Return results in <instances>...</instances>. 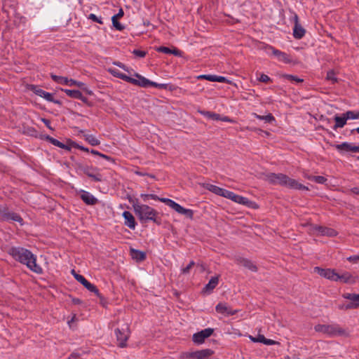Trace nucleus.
<instances>
[{
    "mask_svg": "<svg viewBox=\"0 0 359 359\" xmlns=\"http://www.w3.org/2000/svg\"><path fill=\"white\" fill-rule=\"evenodd\" d=\"M9 254L15 260L25 264L33 272L38 274L42 273L43 270L36 264V257L31 251L20 247H13L9 250Z\"/></svg>",
    "mask_w": 359,
    "mask_h": 359,
    "instance_id": "f257e3e1",
    "label": "nucleus"
},
{
    "mask_svg": "<svg viewBox=\"0 0 359 359\" xmlns=\"http://www.w3.org/2000/svg\"><path fill=\"white\" fill-rule=\"evenodd\" d=\"M264 179L271 184L275 185H280L289 189L297 190H309L307 187L299 183L296 180L292 179L283 173L269 172L265 175Z\"/></svg>",
    "mask_w": 359,
    "mask_h": 359,
    "instance_id": "f03ea898",
    "label": "nucleus"
},
{
    "mask_svg": "<svg viewBox=\"0 0 359 359\" xmlns=\"http://www.w3.org/2000/svg\"><path fill=\"white\" fill-rule=\"evenodd\" d=\"M128 201L132 204L135 213L142 222H156L158 215L156 210L147 205L140 204L137 199L129 198Z\"/></svg>",
    "mask_w": 359,
    "mask_h": 359,
    "instance_id": "7ed1b4c3",
    "label": "nucleus"
},
{
    "mask_svg": "<svg viewBox=\"0 0 359 359\" xmlns=\"http://www.w3.org/2000/svg\"><path fill=\"white\" fill-rule=\"evenodd\" d=\"M314 329L316 332L325 334L329 337L347 336L348 334L347 330L341 327L337 324H318L314 327Z\"/></svg>",
    "mask_w": 359,
    "mask_h": 359,
    "instance_id": "20e7f679",
    "label": "nucleus"
},
{
    "mask_svg": "<svg viewBox=\"0 0 359 359\" xmlns=\"http://www.w3.org/2000/svg\"><path fill=\"white\" fill-rule=\"evenodd\" d=\"M160 201L165 203L168 206H169L170 208H171L172 209H173L174 210H175L177 212H178L180 214L184 215L187 217L191 218V219L193 217V215H194L193 210H191L190 209L184 208V207H182V205L177 203L176 202H175L174 201H172L171 199L162 198L161 199H160Z\"/></svg>",
    "mask_w": 359,
    "mask_h": 359,
    "instance_id": "39448f33",
    "label": "nucleus"
},
{
    "mask_svg": "<svg viewBox=\"0 0 359 359\" xmlns=\"http://www.w3.org/2000/svg\"><path fill=\"white\" fill-rule=\"evenodd\" d=\"M115 334L116 339L120 347H125L126 346V341L130 335L129 326L127 323L123 324L121 328H116L115 330Z\"/></svg>",
    "mask_w": 359,
    "mask_h": 359,
    "instance_id": "423d86ee",
    "label": "nucleus"
},
{
    "mask_svg": "<svg viewBox=\"0 0 359 359\" xmlns=\"http://www.w3.org/2000/svg\"><path fill=\"white\" fill-rule=\"evenodd\" d=\"M266 52L268 55H273L274 57H276V59L280 62H283L285 64H289L292 62V59L287 53H285V52H282L278 49H276L273 46H266Z\"/></svg>",
    "mask_w": 359,
    "mask_h": 359,
    "instance_id": "0eeeda50",
    "label": "nucleus"
},
{
    "mask_svg": "<svg viewBox=\"0 0 359 359\" xmlns=\"http://www.w3.org/2000/svg\"><path fill=\"white\" fill-rule=\"evenodd\" d=\"M72 273L74 276V277L75 278V279L78 282L81 283L88 290L95 293L97 297L100 296L99 290L96 287V286L94 285L93 284L90 283V282H88L84 278V276H83L82 275L76 273L74 270L72 271Z\"/></svg>",
    "mask_w": 359,
    "mask_h": 359,
    "instance_id": "6e6552de",
    "label": "nucleus"
},
{
    "mask_svg": "<svg viewBox=\"0 0 359 359\" xmlns=\"http://www.w3.org/2000/svg\"><path fill=\"white\" fill-rule=\"evenodd\" d=\"M314 271L322 277L332 281H339V273H337L334 269H324L320 267H315Z\"/></svg>",
    "mask_w": 359,
    "mask_h": 359,
    "instance_id": "1a4fd4ad",
    "label": "nucleus"
},
{
    "mask_svg": "<svg viewBox=\"0 0 359 359\" xmlns=\"http://www.w3.org/2000/svg\"><path fill=\"white\" fill-rule=\"evenodd\" d=\"M213 331L214 330L212 328L208 327L195 333L193 335V341L197 344H203L206 338L211 336Z\"/></svg>",
    "mask_w": 359,
    "mask_h": 359,
    "instance_id": "9d476101",
    "label": "nucleus"
},
{
    "mask_svg": "<svg viewBox=\"0 0 359 359\" xmlns=\"http://www.w3.org/2000/svg\"><path fill=\"white\" fill-rule=\"evenodd\" d=\"M334 147L341 153H359V146H356L352 143L343 142L339 144L334 145Z\"/></svg>",
    "mask_w": 359,
    "mask_h": 359,
    "instance_id": "9b49d317",
    "label": "nucleus"
},
{
    "mask_svg": "<svg viewBox=\"0 0 359 359\" xmlns=\"http://www.w3.org/2000/svg\"><path fill=\"white\" fill-rule=\"evenodd\" d=\"M29 89L34 92L36 95L44 98L48 102H56L54 100L53 94L50 93L46 92L34 85H30Z\"/></svg>",
    "mask_w": 359,
    "mask_h": 359,
    "instance_id": "f8f14e48",
    "label": "nucleus"
},
{
    "mask_svg": "<svg viewBox=\"0 0 359 359\" xmlns=\"http://www.w3.org/2000/svg\"><path fill=\"white\" fill-rule=\"evenodd\" d=\"M215 310L217 313L222 314L224 316H233L237 313L236 310L232 309L227 305V304L223 302L219 303L216 306Z\"/></svg>",
    "mask_w": 359,
    "mask_h": 359,
    "instance_id": "ddd939ff",
    "label": "nucleus"
},
{
    "mask_svg": "<svg viewBox=\"0 0 359 359\" xmlns=\"http://www.w3.org/2000/svg\"><path fill=\"white\" fill-rule=\"evenodd\" d=\"M81 170L85 175L92 178L95 182H100L102 180L101 174H100L95 168L84 166L81 168Z\"/></svg>",
    "mask_w": 359,
    "mask_h": 359,
    "instance_id": "4468645a",
    "label": "nucleus"
},
{
    "mask_svg": "<svg viewBox=\"0 0 359 359\" xmlns=\"http://www.w3.org/2000/svg\"><path fill=\"white\" fill-rule=\"evenodd\" d=\"M135 76L137 78V79L130 77L129 83L143 87V88L152 86L153 81L149 80L148 79H146L145 77H144L138 74H136Z\"/></svg>",
    "mask_w": 359,
    "mask_h": 359,
    "instance_id": "2eb2a0df",
    "label": "nucleus"
},
{
    "mask_svg": "<svg viewBox=\"0 0 359 359\" xmlns=\"http://www.w3.org/2000/svg\"><path fill=\"white\" fill-rule=\"evenodd\" d=\"M313 229L317 232L318 235L320 236L334 237L337 234L334 229L322 226H315Z\"/></svg>",
    "mask_w": 359,
    "mask_h": 359,
    "instance_id": "dca6fc26",
    "label": "nucleus"
},
{
    "mask_svg": "<svg viewBox=\"0 0 359 359\" xmlns=\"http://www.w3.org/2000/svg\"><path fill=\"white\" fill-rule=\"evenodd\" d=\"M294 25L293 28V36L295 39H300L305 34V29L299 24L298 16L294 15Z\"/></svg>",
    "mask_w": 359,
    "mask_h": 359,
    "instance_id": "f3484780",
    "label": "nucleus"
},
{
    "mask_svg": "<svg viewBox=\"0 0 359 359\" xmlns=\"http://www.w3.org/2000/svg\"><path fill=\"white\" fill-rule=\"evenodd\" d=\"M123 217L124 218V224L131 229H135L137 223L133 214L129 211H124Z\"/></svg>",
    "mask_w": 359,
    "mask_h": 359,
    "instance_id": "a211bd4d",
    "label": "nucleus"
},
{
    "mask_svg": "<svg viewBox=\"0 0 359 359\" xmlns=\"http://www.w3.org/2000/svg\"><path fill=\"white\" fill-rule=\"evenodd\" d=\"M2 219L6 221L18 222L22 224V219L21 217L18 214L13 212H5L2 215Z\"/></svg>",
    "mask_w": 359,
    "mask_h": 359,
    "instance_id": "6ab92c4d",
    "label": "nucleus"
},
{
    "mask_svg": "<svg viewBox=\"0 0 359 359\" xmlns=\"http://www.w3.org/2000/svg\"><path fill=\"white\" fill-rule=\"evenodd\" d=\"M62 90L69 97L78 99L83 102H86L87 100L86 97H83L82 93L78 90L62 89Z\"/></svg>",
    "mask_w": 359,
    "mask_h": 359,
    "instance_id": "aec40b11",
    "label": "nucleus"
},
{
    "mask_svg": "<svg viewBox=\"0 0 359 359\" xmlns=\"http://www.w3.org/2000/svg\"><path fill=\"white\" fill-rule=\"evenodd\" d=\"M342 297L351 301L355 309L359 308V294L346 292L344 293Z\"/></svg>",
    "mask_w": 359,
    "mask_h": 359,
    "instance_id": "412c9836",
    "label": "nucleus"
},
{
    "mask_svg": "<svg viewBox=\"0 0 359 359\" xmlns=\"http://www.w3.org/2000/svg\"><path fill=\"white\" fill-rule=\"evenodd\" d=\"M81 198L88 205H94L97 203V200L90 193L82 191L81 194Z\"/></svg>",
    "mask_w": 359,
    "mask_h": 359,
    "instance_id": "4be33fe9",
    "label": "nucleus"
},
{
    "mask_svg": "<svg viewBox=\"0 0 359 359\" xmlns=\"http://www.w3.org/2000/svg\"><path fill=\"white\" fill-rule=\"evenodd\" d=\"M335 121V125L333 126L334 130H337V128H343L346 124L348 118H346V115H344V113L341 114V116L336 115L334 118Z\"/></svg>",
    "mask_w": 359,
    "mask_h": 359,
    "instance_id": "5701e85b",
    "label": "nucleus"
},
{
    "mask_svg": "<svg viewBox=\"0 0 359 359\" xmlns=\"http://www.w3.org/2000/svg\"><path fill=\"white\" fill-rule=\"evenodd\" d=\"M219 278L217 276H214L210 278L208 283L205 286L203 290L205 292H208L209 293L212 291L214 288L218 285Z\"/></svg>",
    "mask_w": 359,
    "mask_h": 359,
    "instance_id": "b1692460",
    "label": "nucleus"
},
{
    "mask_svg": "<svg viewBox=\"0 0 359 359\" xmlns=\"http://www.w3.org/2000/svg\"><path fill=\"white\" fill-rule=\"evenodd\" d=\"M204 187L208 189V191L218 195L222 196L224 194V192L225 191L224 189L220 188L217 186L211 184H205L204 185Z\"/></svg>",
    "mask_w": 359,
    "mask_h": 359,
    "instance_id": "393cba45",
    "label": "nucleus"
},
{
    "mask_svg": "<svg viewBox=\"0 0 359 359\" xmlns=\"http://www.w3.org/2000/svg\"><path fill=\"white\" fill-rule=\"evenodd\" d=\"M108 71L111 74H112L113 76H114L117 78H120L127 82L130 81V76L121 73L118 69H117L116 68H109Z\"/></svg>",
    "mask_w": 359,
    "mask_h": 359,
    "instance_id": "a878e982",
    "label": "nucleus"
},
{
    "mask_svg": "<svg viewBox=\"0 0 359 359\" xmlns=\"http://www.w3.org/2000/svg\"><path fill=\"white\" fill-rule=\"evenodd\" d=\"M239 264L242 266H243L244 267L248 269L249 270H250L251 271H257V266L252 262H251L250 260H248L247 259H241L239 260Z\"/></svg>",
    "mask_w": 359,
    "mask_h": 359,
    "instance_id": "bb28decb",
    "label": "nucleus"
},
{
    "mask_svg": "<svg viewBox=\"0 0 359 359\" xmlns=\"http://www.w3.org/2000/svg\"><path fill=\"white\" fill-rule=\"evenodd\" d=\"M235 203H237L238 204L245 205L248 207L252 208L254 207L255 203L250 201L248 198L238 195L236 199Z\"/></svg>",
    "mask_w": 359,
    "mask_h": 359,
    "instance_id": "cd10ccee",
    "label": "nucleus"
},
{
    "mask_svg": "<svg viewBox=\"0 0 359 359\" xmlns=\"http://www.w3.org/2000/svg\"><path fill=\"white\" fill-rule=\"evenodd\" d=\"M199 112L201 114H202L208 119L219 121V119L220 118V115L215 112L208 111H200Z\"/></svg>",
    "mask_w": 359,
    "mask_h": 359,
    "instance_id": "c85d7f7f",
    "label": "nucleus"
},
{
    "mask_svg": "<svg viewBox=\"0 0 359 359\" xmlns=\"http://www.w3.org/2000/svg\"><path fill=\"white\" fill-rule=\"evenodd\" d=\"M339 281H341L345 283H353L354 280L349 273L344 272L341 275L339 274Z\"/></svg>",
    "mask_w": 359,
    "mask_h": 359,
    "instance_id": "c756f323",
    "label": "nucleus"
},
{
    "mask_svg": "<svg viewBox=\"0 0 359 359\" xmlns=\"http://www.w3.org/2000/svg\"><path fill=\"white\" fill-rule=\"evenodd\" d=\"M67 86H76L82 88L83 90H86L88 94L90 95L92 93V92L90 90H86V88H85V84L83 83L77 81L74 79H69Z\"/></svg>",
    "mask_w": 359,
    "mask_h": 359,
    "instance_id": "7c9ffc66",
    "label": "nucleus"
},
{
    "mask_svg": "<svg viewBox=\"0 0 359 359\" xmlns=\"http://www.w3.org/2000/svg\"><path fill=\"white\" fill-rule=\"evenodd\" d=\"M253 116L256 118H257L259 120L264 121L266 123H271V122L275 121L274 117L271 114H269L266 116H262V115H259L257 114H253Z\"/></svg>",
    "mask_w": 359,
    "mask_h": 359,
    "instance_id": "2f4dec72",
    "label": "nucleus"
},
{
    "mask_svg": "<svg viewBox=\"0 0 359 359\" xmlns=\"http://www.w3.org/2000/svg\"><path fill=\"white\" fill-rule=\"evenodd\" d=\"M86 140L92 146H97L100 144V142L96 138L95 136L90 134L85 135Z\"/></svg>",
    "mask_w": 359,
    "mask_h": 359,
    "instance_id": "473e14b6",
    "label": "nucleus"
},
{
    "mask_svg": "<svg viewBox=\"0 0 359 359\" xmlns=\"http://www.w3.org/2000/svg\"><path fill=\"white\" fill-rule=\"evenodd\" d=\"M47 139L49 140V142L53 144V145L55 146H57L60 148H62V149H67V150H69V147L65 145L63 143L60 142V141H58L57 140L55 139V138H53V137H50L49 136L47 137Z\"/></svg>",
    "mask_w": 359,
    "mask_h": 359,
    "instance_id": "72a5a7b5",
    "label": "nucleus"
},
{
    "mask_svg": "<svg viewBox=\"0 0 359 359\" xmlns=\"http://www.w3.org/2000/svg\"><path fill=\"white\" fill-rule=\"evenodd\" d=\"M51 78L53 79V80L55 82H56L57 83L65 84L67 86L68 84L69 79L67 77L60 76H56V75L52 74Z\"/></svg>",
    "mask_w": 359,
    "mask_h": 359,
    "instance_id": "f704fd0d",
    "label": "nucleus"
},
{
    "mask_svg": "<svg viewBox=\"0 0 359 359\" xmlns=\"http://www.w3.org/2000/svg\"><path fill=\"white\" fill-rule=\"evenodd\" d=\"M348 120L359 119V111H347L344 113Z\"/></svg>",
    "mask_w": 359,
    "mask_h": 359,
    "instance_id": "c9c22d12",
    "label": "nucleus"
},
{
    "mask_svg": "<svg viewBox=\"0 0 359 359\" xmlns=\"http://www.w3.org/2000/svg\"><path fill=\"white\" fill-rule=\"evenodd\" d=\"M145 254L140 250H133V257L138 261H142L145 259Z\"/></svg>",
    "mask_w": 359,
    "mask_h": 359,
    "instance_id": "e433bc0d",
    "label": "nucleus"
},
{
    "mask_svg": "<svg viewBox=\"0 0 359 359\" xmlns=\"http://www.w3.org/2000/svg\"><path fill=\"white\" fill-rule=\"evenodd\" d=\"M307 178L311 181H313L318 184H325L327 181V179L323 176H309Z\"/></svg>",
    "mask_w": 359,
    "mask_h": 359,
    "instance_id": "4c0bfd02",
    "label": "nucleus"
},
{
    "mask_svg": "<svg viewBox=\"0 0 359 359\" xmlns=\"http://www.w3.org/2000/svg\"><path fill=\"white\" fill-rule=\"evenodd\" d=\"M237 194H236L235 193L232 192V191H230L229 190H226L225 189L224 192V194H223V197L224 198H226L228 199H230L232 201L235 202L236 201V197H237Z\"/></svg>",
    "mask_w": 359,
    "mask_h": 359,
    "instance_id": "58836bf2",
    "label": "nucleus"
},
{
    "mask_svg": "<svg viewBox=\"0 0 359 359\" xmlns=\"http://www.w3.org/2000/svg\"><path fill=\"white\" fill-rule=\"evenodd\" d=\"M283 77L290 81H292V82H296V83H302L303 82V79H300L296 76H293V75H291V74H284L283 75Z\"/></svg>",
    "mask_w": 359,
    "mask_h": 359,
    "instance_id": "ea45409f",
    "label": "nucleus"
},
{
    "mask_svg": "<svg viewBox=\"0 0 359 359\" xmlns=\"http://www.w3.org/2000/svg\"><path fill=\"white\" fill-rule=\"evenodd\" d=\"M118 18H116L115 17L111 18V21L113 26L115 27L116 30L121 31L124 29V26L122 25L118 21Z\"/></svg>",
    "mask_w": 359,
    "mask_h": 359,
    "instance_id": "a19ab883",
    "label": "nucleus"
},
{
    "mask_svg": "<svg viewBox=\"0 0 359 359\" xmlns=\"http://www.w3.org/2000/svg\"><path fill=\"white\" fill-rule=\"evenodd\" d=\"M326 79L327 80L331 81L332 83L337 81V79L333 70H330L327 72Z\"/></svg>",
    "mask_w": 359,
    "mask_h": 359,
    "instance_id": "79ce46f5",
    "label": "nucleus"
},
{
    "mask_svg": "<svg viewBox=\"0 0 359 359\" xmlns=\"http://www.w3.org/2000/svg\"><path fill=\"white\" fill-rule=\"evenodd\" d=\"M88 19L91 20L93 22H97V23L101 24V25L103 24V21H102V18L101 17H97L94 13H90L88 15Z\"/></svg>",
    "mask_w": 359,
    "mask_h": 359,
    "instance_id": "37998d69",
    "label": "nucleus"
},
{
    "mask_svg": "<svg viewBox=\"0 0 359 359\" xmlns=\"http://www.w3.org/2000/svg\"><path fill=\"white\" fill-rule=\"evenodd\" d=\"M133 53L137 57L142 58V57H145V55L147 54V52L144 51V50H138V49H135V50H133Z\"/></svg>",
    "mask_w": 359,
    "mask_h": 359,
    "instance_id": "c03bdc74",
    "label": "nucleus"
},
{
    "mask_svg": "<svg viewBox=\"0 0 359 359\" xmlns=\"http://www.w3.org/2000/svg\"><path fill=\"white\" fill-rule=\"evenodd\" d=\"M156 50L158 52L163 53L165 54H171V49L165 46H160L157 48Z\"/></svg>",
    "mask_w": 359,
    "mask_h": 359,
    "instance_id": "a18cd8bd",
    "label": "nucleus"
},
{
    "mask_svg": "<svg viewBox=\"0 0 359 359\" xmlns=\"http://www.w3.org/2000/svg\"><path fill=\"white\" fill-rule=\"evenodd\" d=\"M338 307L339 309H341V310L355 309V308L351 301H349L348 303L344 304V306H338Z\"/></svg>",
    "mask_w": 359,
    "mask_h": 359,
    "instance_id": "49530a36",
    "label": "nucleus"
},
{
    "mask_svg": "<svg viewBox=\"0 0 359 359\" xmlns=\"http://www.w3.org/2000/svg\"><path fill=\"white\" fill-rule=\"evenodd\" d=\"M258 80L263 83H267L271 81V79L266 74H261L259 77L258 78Z\"/></svg>",
    "mask_w": 359,
    "mask_h": 359,
    "instance_id": "de8ad7c7",
    "label": "nucleus"
},
{
    "mask_svg": "<svg viewBox=\"0 0 359 359\" xmlns=\"http://www.w3.org/2000/svg\"><path fill=\"white\" fill-rule=\"evenodd\" d=\"M195 262L194 261L190 262V263L184 268L182 269L183 273H188L190 269L194 266Z\"/></svg>",
    "mask_w": 359,
    "mask_h": 359,
    "instance_id": "09e8293b",
    "label": "nucleus"
},
{
    "mask_svg": "<svg viewBox=\"0 0 359 359\" xmlns=\"http://www.w3.org/2000/svg\"><path fill=\"white\" fill-rule=\"evenodd\" d=\"M152 86L155 87L156 88H158V89H166L167 87H168V84H166V83H156V82L153 81Z\"/></svg>",
    "mask_w": 359,
    "mask_h": 359,
    "instance_id": "8fccbe9b",
    "label": "nucleus"
},
{
    "mask_svg": "<svg viewBox=\"0 0 359 359\" xmlns=\"http://www.w3.org/2000/svg\"><path fill=\"white\" fill-rule=\"evenodd\" d=\"M264 344L271 346V345L279 344V342L274 341L273 339H269L265 338Z\"/></svg>",
    "mask_w": 359,
    "mask_h": 359,
    "instance_id": "3c124183",
    "label": "nucleus"
},
{
    "mask_svg": "<svg viewBox=\"0 0 359 359\" xmlns=\"http://www.w3.org/2000/svg\"><path fill=\"white\" fill-rule=\"evenodd\" d=\"M219 121H224V122H229V123H233V121L231 120L229 117L228 116H220V118L219 119Z\"/></svg>",
    "mask_w": 359,
    "mask_h": 359,
    "instance_id": "603ef678",
    "label": "nucleus"
},
{
    "mask_svg": "<svg viewBox=\"0 0 359 359\" xmlns=\"http://www.w3.org/2000/svg\"><path fill=\"white\" fill-rule=\"evenodd\" d=\"M217 75L207 74V81L215 82Z\"/></svg>",
    "mask_w": 359,
    "mask_h": 359,
    "instance_id": "864d4df0",
    "label": "nucleus"
},
{
    "mask_svg": "<svg viewBox=\"0 0 359 359\" xmlns=\"http://www.w3.org/2000/svg\"><path fill=\"white\" fill-rule=\"evenodd\" d=\"M257 337V341L259 343L264 344L265 337L262 334H259Z\"/></svg>",
    "mask_w": 359,
    "mask_h": 359,
    "instance_id": "5fc2aeb1",
    "label": "nucleus"
},
{
    "mask_svg": "<svg viewBox=\"0 0 359 359\" xmlns=\"http://www.w3.org/2000/svg\"><path fill=\"white\" fill-rule=\"evenodd\" d=\"M123 14H124L122 8H121L118 11V13L114 15H113L112 17H115L116 18H122L123 16Z\"/></svg>",
    "mask_w": 359,
    "mask_h": 359,
    "instance_id": "6e6d98bb",
    "label": "nucleus"
},
{
    "mask_svg": "<svg viewBox=\"0 0 359 359\" xmlns=\"http://www.w3.org/2000/svg\"><path fill=\"white\" fill-rule=\"evenodd\" d=\"M41 121L49 129L53 130V128L50 126V122L49 120L46 118H41Z\"/></svg>",
    "mask_w": 359,
    "mask_h": 359,
    "instance_id": "4d7b16f0",
    "label": "nucleus"
},
{
    "mask_svg": "<svg viewBox=\"0 0 359 359\" xmlns=\"http://www.w3.org/2000/svg\"><path fill=\"white\" fill-rule=\"evenodd\" d=\"M171 54L179 56L181 55V51L177 48L171 49Z\"/></svg>",
    "mask_w": 359,
    "mask_h": 359,
    "instance_id": "13d9d810",
    "label": "nucleus"
},
{
    "mask_svg": "<svg viewBox=\"0 0 359 359\" xmlns=\"http://www.w3.org/2000/svg\"><path fill=\"white\" fill-rule=\"evenodd\" d=\"M226 78L224 77V76H216V81L215 82H220V83H223L226 81Z\"/></svg>",
    "mask_w": 359,
    "mask_h": 359,
    "instance_id": "bf43d9fd",
    "label": "nucleus"
},
{
    "mask_svg": "<svg viewBox=\"0 0 359 359\" xmlns=\"http://www.w3.org/2000/svg\"><path fill=\"white\" fill-rule=\"evenodd\" d=\"M348 259L349 261H352V262H358L359 260V256L358 255L351 256V257H349L348 258Z\"/></svg>",
    "mask_w": 359,
    "mask_h": 359,
    "instance_id": "052dcab7",
    "label": "nucleus"
},
{
    "mask_svg": "<svg viewBox=\"0 0 359 359\" xmlns=\"http://www.w3.org/2000/svg\"><path fill=\"white\" fill-rule=\"evenodd\" d=\"M351 192H352L353 194H355L359 195V188H358V187H354V188L351 189Z\"/></svg>",
    "mask_w": 359,
    "mask_h": 359,
    "instance_id": "680f3d73",
    "label": "nucleus"
},
{
    "mask_svg": "<svg viewBox=\"0 0 359 359\" xmlns=\"http://www.w3.org/2000/svg\"><path fill=\"white\" fill-rule=\"evenodd\" d=\"M149 198H151V199H154V200H159V201L161 199L156 195H154V194H149Z\"/></svg>",
    "mask_w": 359,
    "mask_h": 359,
    "instance_id": "e2e57ef3",
    "label": "nucleus"
},
{
    "mask_svg": "<svg viewBox=\"0 0 359 359\" xmlns=\"http://www.w3.org/2000/svg\"><path fill=\"white\" fill-rule=\"evenodd\" d=\"M115 64H116L117 66H118L119 67H121V68H122V69H125V70H127V69H126V66H125L123 64H122L121 62H116Z\"/></svg>",
    "mask_w": 359,
    "mask_h": 359,
    "instance_id": "0e129e2a",
    "label": "nucleus"
},
{
    "mask_svg": "<svg viewBox=\"0 0 359 359\" xmlns=\"http://www.w3.org/2000/svg\"><path fill=\"white\" fill-rule=\"evenodd\" d=\"M100 156H101V157H102V158H105V159H107L108 161H111V157H109V156H107L105 154H100Z\"/></svg>",
    "mask_w": 359,
    "mask_h": 359,
    "instance_id": "69168bd1",
    "label": "nucleus"
},
{
    "mask_svg": "<svg viewBox=\"0 0 359 359\" xmlns=\"http://www.w3.org/2000/svg\"><path fill=\"white\" fill-rule=\"evenodd\" d=\"M100 156H101V157H102V158H105V159H107L108 161H111V157H109V156H107L105 154H100Z\"/></svg>",
    "mask_w": 359,
    "mask_h": 359,
    "instance_id": "338daca9",
    "label": "nucleus"
},
{
    "mask_svg": "<svg viewBox=\"0 0 359 359\" xmlns=\"http://www.w3.org/2000/svg\"><path fill=\"white\" fill-rule=\"evenodd\" d=\"M141 197L144 201H147L149 198V194H141Z\"/></svg>",
    "mask_w": 359,
    "mask_h": 359,
    "instance_id": "774afa93",
    "label": "nucleus"
}]
</instances>
